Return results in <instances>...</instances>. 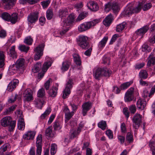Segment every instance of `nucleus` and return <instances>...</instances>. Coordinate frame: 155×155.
<instances>
[{"instance_id": "nucleus-2", "label": "nucleus", "mask_w": 155, "mask_h": 155, "mask_svg": "<svg viewBox=\"0 0 155 155\" xmlns=\"http://www.w3.org/2000/svg\"><path fill=\"white\" fill-rule=\"evenodd\" d=\"M16 121H12L11 118L10 117H5L1 120V125L2 126L6 127L9 126V131H11L14 129L16 125Z\"/></svg>"}, {"instance_id": "nucleus-35", "label": "nucleus", "mask_w": 155, "mask_h": 155, "mask_svg": "<svg viewBox=\"0 0 155 155\" xmlns=\"http://www.w3.org/2000/svg\"><path fill=\"white\" fill-rule=\"evenodd\" d=\"M132 8L133 13H138L140 12L142 8V4L139 3L138 5L134 8L133 7L132 4Z\"/></svg>"}, {"instance_id": "nucleus-7", "label": "nucleus", "mask_w": 155, "mask_h": 155, "mask_svg": "<svg viewBox=\"0 0 155 155\" xmlns=\"http://www.w3.org/2000/svg\"><path fill=\"white\" fill-rule=\"evenodd\" d=\"M73 80L69 79L66 85L65 89L63 91L62 97L63 99L66 98L70 94V89L72 88Z\"/></svg>"}, {"instance_id": "nucleus-3", "label": "nucleus", "mask_w": 155, "mask_h": 155, "mask_svg": "<svg viewBox=\"0 0 155 155\" xmlns=\"http://www.w3.org/2000/svg\"><path fill=\"white\" fill-rule=\"evenodd\" d=\"M74 21V17L72 15H70L67 18V19L64 20L61 23L62 25L64 27V29L61 31L60 32V34L61 35L64 34L69 30V26Z\"/></svg>"}, {"instance_id": "nucleus-30", "label": "nucleus", "mask_w": 155, "mask_h": 155, "mask_svg": "<svg viewBox=\"0 0 155 155\" xmlns=\"http://www.w3.org/2000/svg\"><path fill=\"white\" fill-rule=\"evenodd\" d=\"M25 62V60L23 58H19L16 61L15 64L20 69L23 68L24 63Z\"/></svg>"}, {"instance_id": "nucleus-38", "label": "nucleus", "mask_w": 155, "mask_h": 155, "mask_svg": "<svg viewBox=\"0 0 155 155\" xmlns=\"http://www.w3.org/2000/svg\"><path fill=\"white\" fill-rule=\"evenodd\" d=\"M11 15L8 13L6 12H4L2 13L1 15V17L5 20L9 21L10 19Z\"/></svg>"}, {"instance_id": "nucleus-25", "label": "nucleus", "mask_w": 155, "mask_h": 155, "mask_svg": "<svg viewBox=\"0 0 155 155\" xmlns=\"http://www.w3.org/2000/svg\"><path fill=\"white\" fill-rule=\"evenodd\" d=\"M151 31L153 33V37L150 38L149 41L151 44H154L155 43V23L151 25Z\"/></svg>"}, {"instance_id": "nucleus-26", "label": "nucleus", "mask_w": 155, "mask_h": 155, "mask_svg": "<svg viewBox=\"0 0 155 155\" xmlns=\"http://www.w3.org/2000/svg\"><path fill=\"white\" fill-rule=\"evenodd\" d=\"M108 39V37L107 36L104 37L103 39L99 42L98 47L100 49H102L105 46Z\"/></svg>"}, {"instance_id": "nucleus-48", "label": "nucleus", "mask_w": 155, "mask_h": 155, "mask_svg": "<svg viewBox=\"0 0 155 155\" xmlns=\"http://www.w3.org/2000/svg\"><path fill=\"white\" fill-rule=\"evenodd\" d=\"M57 145L55 144H52L51 146V153L52 155L55 154L57 151Z\"/></svg>"}, {"instance_id": "nucleus-22", "label": "nucleus", "mask_w": 155, "mask_h": 155, "mask_svg": "<svg viewBox=\"0 0 155 155\" xmlns=\"http://www.w3.org/2000/svg\"><path fill=\"white\" fill-rule=\"evenodd\" d=\"M146 102L144 100L140 99H139L137 103V107L139 109L143 110L144 109L146 106Z\"/></svg>"}, {"instance_id": "nucleus-6", "label": "nucleus", "mask_w": 155, "mask_h": 155, "mask_svg": "<svg viewBox=\"0 0 155 155\" xmlns=\"http://www.w3.org/2000/svg\"><path fill=\"white\" fill-rule=\"evenodd\" d=\"M45 46L44 44H40L35 49V54L34 59L35 60L37 61L39 59L42 55Z\"/></svg>"}, {"instance_id": "nucleus-37", "label": "nucleus", "mask_w": 155, "mask_h": 155, "mask_svg": "<svg viewBox=\"0 0 155 155\" xmlns=\"http://www.w3.org/2000/svg\"><path fill=\"white\" fill-rule=\"evenodd\" d=\"M9 55L10 56L12 57L13 59L16 58H17L16 53L15 51V46H13L11 47L10 50Z\"/></svg>"}, {"instance_id": "nucleus-64", "label": "nucleus", "mask_w": 155, "mask_h": 155, "mask_svg": "<svg viewBox=\"0 0 155 155\" xmlns=\"http://www.w3.org/2000/svg\"><path fill=\"white\" fill-rule=\"evenodd\" d=\"M50 79L48 80L44 84L46 90H48L49 89V86L50 85Z\"/></svg>"}, {"instance_id": "nucleus-4", "label": "nucleus", "mask_w": 155, "mask_h": 155, "mask_svg": "<svg viewBox=\"0 0 155 155\" xmlns=\"http://www.w3.org/2000/svg\"><path fill=\"white\" fill-rule=\"evenodd\" d=\"M87 37L81 35L77 39L78 45L83 49H87L89 47V44L88 41Z\"/></svg>"}, {"instance_id": "nucleus-15", "label": "nucleus", "mask_w": 155, "mask_h": 155, "mask_svg": "<svg viewBox=\"0 0 155 155\" xmlns=\"http://www.w3.org/2000/svg\"><path fill=\"white\" fill-rule=\"evenodd\" d=\"M19 83V81L17 79H14L8 84L7 90L9 91H12L15 88L17 84Z\"/></svg>"}, {"instance_id": "nucleus-27", "label": "nucleus", "mask_w": 155, "mask_h": 155, "mask_svg": "<svg viewBox=\"0 0 155 155\" xmlns=\"http://www.w3.org/2000/svg\"><path fill=\"white\" fill-rule=\"evenodd\" d=\"M18 14L16 12H14L11 15V20L9 21L13 24H15L18 21Z\"/></svg>"}, {"instance_id": "nucleus-33", "label": "nucleus", "mask_w": 155, "mask_h": 155, "mask_svg": "<svg viewBox=\"0 0 155 155\" xmlns=\"http://www.w3.org/2000/svg\"><path fill=\"white\" fill-rule=\"evenodd\" d=\"M74 62L77 65H80L81 62L79 55L78 54H74L73 55Z\"/></svg>"}, {"instance_id": "nucleus-44", "label": "nucleus", "mask_w": 155, "mask_h": 155, "mask_svg": "<svg viewBox=\"0 0 155 155\" xmlns=\"http://www.w3.org/2000/svg\"><path fill=\"white\" fill-rule=\"evenodd\" d=\"M18 49L21 51L27 53L29 49V47L24 45H20L18 47Z\"/></svg>"}, {"instance_id": "nucleus-52", "label": "nucleus", "mask_w": 155, "mask_h": 155, "mask_svg": "<svg viewBox=\"0 0 155 155\" xmlns=\"http://www.w3.org/2000/svg\"><path fill=\"white\" fill-rule=\"evenodd\" d=\"M51 2V0L44 1L41 2V4L44 8H46Z\"/></svg>"}, {"instance_id": "nucleus-21", "label": "nucleus", "mask_w": 155, "mask_h": 155, "mask_svg": "<svg viewBox=\"0 0 155 155\" xmlns=\"http://www.w3.org/2000/svg\"><path fill=\"white\" fill-rule=\"evenodd\" d=\"M63 111L65 114V117L66 119L65 121H68L72 117L74 114V112H70L69 109L67 107L64 108Z\"/></svg>"}, {"instance_id": "nucleus-8", "label": "nucleus", "mask_w": 155, "mask_h": 155, "mask_svg": "<svg viewBox=\"0 0 155 155\" xmlns=\"http://www.w3.org/2000/svg\"><path fill=\"white\" fill-rule=\"evenodd\" d=\"M23 98L25 102H30L33 100L32 91L30 89H26L23 93Z\"/></svg>"}, {"instance_id": "nucleus-42", "label": "nucleus", "mask_w": 155, "mask_h": 155, "mask_svg": "<svg viewBox=\"0 0 155 155\" xmlns=\"http://www.w3.org/2000/svg\"><path fill=\"white\" fill-rule=\"evenodd\" d=\"M126 25V23L123 22L122 23L117 25L116 29L117 31L118 32H121L124 28Z\"/></svg>"}, {"instance_id": "nucleus-56", "label": "nucleus", "mask_w": 155, "mask_h": 155, "mask_svg": "<svg viewBox=\"0 0 155 155\" xmlns=\"http://www.w3.org/2000/svg\"><path fill=\"white\" fill-rule=\"evenodd\" d=\"M123 112L124 115L128 119L130 116V113L127 107H124L123 109Z\"/></svg>"}, {"instance_id": "nucleus-39", "label": "nucleus", "mask_w": 155, "mask_h": 155, "mask_svg": "<svg viewBox=\"0 0 155 155\" xmlns=\"http://www.w3.org/2000/svg\"><path fill=\"white\" fill-rule=\"evenodd\" d=\"M148 74L146 71L145 70H142L140 71L139 76L141 79H145L148 77Z\"/></svg>"}, {"instance_id": "nucleus-5", "label": "nucleus", "mask_w": 155, "mask_h": 155, "mask_svg": "<svg viewBox=\"0 0 155 155\" xmlns=\"http://www.w3.org/2000/svg\"><path fill=\"white\" fill-rule=\"evenodd\" d=\"M120 7L117 2H109L105 5L104 10L106 12H109L112 9L114 13L118 12L120 10Z\"/></svg>"}, {"instance_id": "nucleus-59", "label": "nucleus", "mask_w": 155, "mask_h": 155, "mask_svg": "<svg viewBox=\"0 0 155 155\" xmlns=\"http://www.w3.org/2000/svg\"><path fill=\"white\" fill-rule=\"evenodd\" d=\"M119 36V35L118 34H115L112 37V38L109 44H112L114 42H115L117 38H118Z\"/></svg>"}, {"instance_id": "nucleus-43", "label": "nucleus", "mask_w": 155, "mask_h": 155, "mask_svg": "<svg viewBox=\"0 0 155 155\" xmlns=\"http://www.w3.org/2000/svg\"><path fill=\"white\" fill-rule=\"evenodd\" d=\"M98 126L102 130H104L106 129L107 126L106 122L105 121L102 120L98 124Z\"/></svg>"}, {"instance_id": "nucleus-61", "label": "nucleus", "mask_w": 155, "mask_h": 155, "mask_svg": "<svg viewBox=\"0 0 155 155\" xmlns=\"http://www.w3.org/2000/svg\"><path fill=\"white\" fill-rule=\"evenodd\" d=\"M83 6V4L82 2H80L75 4L74 5L75 8L77 9V11H78L79 9Z\"/></svg>"}, {"instance_id": "nucleus-49", "label": "nucleus", "mask_w": 155, "mask_h": 155, "mask_svg": "<svg viewBox=\"0 0 155 155\" xmlns=\"http://www.w3.org/2000/svg\"><path fill=\"white\" fill-rule=\"evenodd\" d=\"M151 64L155 65L154 66V70L155 71V57H151L148 60L147 63V65L148 66H150Z\"/></svg>"}, {"instance_id": "nucleus-31", "label": "nucleus", "mask_w": 155, "mask_h": 155, "mask_svg": "<svg viewBox=\"0 0 155 155\" xmlns=\"http://www.w3.org/2000/svg\"><path fill=\"white\" fill-rule=\"evenodd\" d=\"M58 88L55 87L53 86L48 91V94L51 97H55L57 94Z\"/></svg>"}, {"instance_id": "nucleus-14", "label": "nucleus", "mask_w": 155, "mask_h": 155, "mask_svg": "<svg viewBox=\"0 0 155 155\" xmlns=\"http://www.w3.org/2000/svg\"><path fill=\"white\" fill-rule=\"evenodd\" d=\"M5 8L9 9L13 7L15 3V0H3Z\"/></svg>"}, {"instance_id": "nucleus-18", "label": "nucleus", "mask_w": 155, "mask_h": 155, "mask_svg": "<svg viewBox=\"0 0 155 155\" xmlns=\"http://www.w3.org/2000/svg\"><path fill=\"white\" fill-rule=\"evenodd\" d=\"M148 29L149 28L148 26H145L136 31L135 32V34L137 35L138 36H140V38H141L144 34L148 30Z\"/></svg>"}, {"instance_id": "nucleus-34", "label": "nucleus", "mask_w": 155, "mask_h": 155, "mask_svg": "<svg viewBox=\"0 0 155 155\" xmlns=\"http://www.w3.org/2000/svg\"><path fill=\"white\" fill-rule=\"evenodd\" d=\"M102 71L103 76L105 77H110L112 73L110 70L105 68H102Z\"/></svg>"}, {"instance_id": "nucleus-51", "label": "nucleus", "mask_w": 155, "mask_h": 155, "mask_svg": "<svg viewBox=\"0 0 155 155\" xmlns=\"http://www.w3.org/2000/svg\"><path fill=\"white\" fill-rule=\"evenodd\" d=\"M103 61L104 64L109 65L110 61V57L106 55L104 56L103 58Z\"/></svg>"}, {"instance_id": "nucleus-28", "label": "nucleus", "mask_w": 155, "mask_h": 155, "mask_svg": "<svg viewBox=\"0 0 155 155\" xmlns=\"http://www.w3.org/2000/svg\"><path fill=\"white\" fill-rule=\"evenodd\" d=\"M34 101L37 107L38 108L41 109L44 103L43 100L39 98L37 100H35Z\"/></svg>"}, {"instance_id": "nucleus-16", "label": "nucleus", "mask_w": 155, "mask_h": 155, "mask_svg": "<svg viewBox=\"0 0 155 155\" xmlns=\"http://www.w3.org/2000/svg\"><path fill=\"white\" fill-rule=\"evenodd\" d=\"M38 12H34L30 14L28 18V21L31 23H35L38 20Z\"/></svg>"}, {"instance_id": "nucleus-24", "label": "nucleus", "mask_w": 155, "mask_h": 155, "mask_svg": "<svg viewBox=\"0 0 155 155\" xmlns=\"http://www.w3.org/2000/svg\"><path fill=\"white\" fill-rule=\"evenodd\" d=\"M71 65V62L67 61H65L62 63V66L61 68V69L63 71H67Z\"/></svg>"}, {"instance_id": "nucleus-19", "label": "nucleus", "mask_w": 155, "mask_h": 155, "mask_svg": "<svg viewBox=\"0 0 155 155\" xmlns=\"http://www.w3.org/2000/svg\"><path fill=\"white\" fill-rule=\"evenodd\" d=\"M87 6L91 10L94 12L97 11L99 9L98 4L93 1H90L87 3Z\"/></svg>"}, {"instance_id": "nucleus-57", "label": "nucleus", "mask_w": 155, "mask_h": 155, "mask_svg": "<svg viewBox=\"0 0 155 155\" xmlns=\"http://www.w3.org/2000/svg\"><path fill=\"white\" fill-rule=\"evenodd\" d=\"M51 112L50 109H48L45 111L41 116V117L42 119H44Z\"/></svg>"}, {"instance_id": "nucleus-50", "label": "nucleus", "mask_w": 155, "mask_h": 155, "mask_svg": "<svg viewBox=\"0 0 155 155\" xmlns=\"http://www.w3.org/2000/svg\"><path fill=\"white\" fill-rule=\"evenodd\" d=\"M152 4L150 3H148L145 4L143 5H142V8L144 11L148 10L151 8Z\"/></svg>"}, {"instance_id": "nucleus-11", "label": "nucleus", "mask_w": 155, "mask_h": 155, "mask_svg": "<svg viewBox=\"0 0 155 155\" xmlns=\"http://www.w3.org/2000/svg\"><path fill=\"white\" fill-rule=\"evenodd\" d=\"M134 90V88L132 87H130L128 90L125 94L124 97V100L125 101H130L133 99Z\"/></svg>"}, {"instance_id": "nucleus-60", "label": "nucleus", "mask_w": 155, "mask_h": 155, "mask_svg": "<svg viewBox=\"0 0 155 155\" xmlns=\"http://www.w3.org/2000/svg\"><path fill=\"white\" fill-rule=\"evenodd\" d=\"M142 51H150V47L147 45H143L142 46Z\"/></svg>"}, {"instance_id": "nucleus-55", "label": "nucleus", "mask_w": 155, "mask_h": 155, "mask_svg": "<svg viewBox=\"0 0 155 155\" xmlns=\"http://www.w3.org/2000/svg\"><path fill=\"white\" fill-rule=\"evenodd\" d=\"M32 41L33 39L30 36L26 38L24 41L25 44L29 45L32 44Z\"/></svg>"}, {"instance_id": "nucleus-12", "label": "nucleus", "mask_w": 155, "mask_h": 155, "mask_svg": "<svg viewBox=\"0 0 155 155\" xmlns=\"http://www.w3.org/2000/svg\"><path fill=\"white\" fill-rule=\"evenodd\" d=\"M102 68L96 67L93 71V76L95 79L99 80L103 76Z\"/></svg>"}, {"instance_id": "nucleus-29", "label": "nucleus", "mask_w": 155, "mask_h": 155, "mask_svg": "<svg viewBox=\"0 0 155 155\" xmlns=\"http://www.w3.org/2000/svg\"><path fill=\"white\" fill-rule=\"evenodd\" d=\"M5 54L3 51H0V68H2L5 65Z\"/></svg>"}, {"instance_id": "nucleus-40", "label": "nucleus", "mask_w": 155, "mask_h": 155, "mask_svg": "<svg viewBox=\"0 0 155 155\" xmlns=\"http://www.w3.org/2000/svg\"><path fill=\"white\" fill-rule=\"evenodd\" d=\"M133 83L132 81H130L122 84L120 86V89L121 90H124L127 89Z\"/></svg>"}, {"instance_id": "nucleus-1", "label": "nucleus", "mask_w": 155, "mask_h": 155, "mask_svg": "<svg viewBox=\"0 0 155 155\" xmlns=\"http://www.w3.org/2000/svg\"><path fill=\"white\" fill-rule=\"evenodd\" d=\"M100 20L99 19H96L90 21L84 22L78 26V30L80 32H83L87 30L98 23Z\"/></svg>"}, {"instance_id": "nucleus-58", "label": "nucleus", "mask_w": 155, "mask_h": 155, "mask_svg": "<svg viewBox=\"0 0 155 155\" xmlns=\"http://www.w3.org/2000/svg\"><path fill=\"white\" fill-rule=\"evenodd\" d=\"M129 109L132 114H134L136 110V107L135 105L132 104L129 107Z\"/></svg>"}, {"instance_id": "nucleus-32", "label": "nucleus", "mask_w": 155, "mask_h": 155, "mask_svg": "<svg viewBox=\"0 0 155 155\" xmlns=\"http://www.w3.org/2000/svg\"><path fill=\"white\" fill-rule=\"evenodd\" d=\"M25 127V124L24 119L21 118L18 121V127L19 129L21 130H24Z\"/></svg>"}, {"instance_id": "nucleus-17", "label": "nucleus", "mask_w": 155, "mask_h": 155, "mask_svg": "<svg viewBox=\"0 0 155 155\" xmlns=\"http://www.w3.org/2000/svg\"><path fill=\"white\" fill-rule=\"evenodd\" d=\"M132 14L133 13L132 8V4L127 5L122 13V15L124 16H129Z\"/></svg>"}, {"instance_id": "nucleus-41", "label": "nucleus", "mask_w": 155, "mask_h": 155, "mask_svg": "<svg viewBox=\"0 0 155 155\" xmlns=\"http://www.w3.org/2000/svg\"><path fill=\"white\" fill-rule=\"evenodd\" d=\"M41 68V64L40 63H37L34 66L33 71L34 73L39 71Z\"/></svg>"}, {"instance_id": "nucleus-62", "label": "nucleus", "mask_w": 155, "mask_h": 155, "mask_svg": "<svg viewBox=\"0 0 155 155\" xmlns=\"http://www.w3.org/2000/svg\"><path fill=\"white\" fill-rule=\"evenodd\" d=\"M36 132L35 130L28 131L25 134L24 136H35Z\"/></svg>"}, {"instance_id": "nucleus-45", "label": "nucleus", "mask_w": 155, "mask_h": 155, "mask_svg": "<svg viewBox=\"0 0 155 155\" xmlns=\"http://www.w3.org/2000/svg\"><path fill=\"white\" fill-rule=\"evenodd\" d=\"M9 70L10 71H12L14 73H15L17 71L20 70V68L17 67L16 64H15L12 65L10 66L9 67Z\"/></svg>"}, {"instance_id": "nucleus-20", "label": "nucleus", "mask_w": 155, "mask_h": 155, "mask_svg": "<svg viewBox=\"0 0 155 155\" xmlns=\"http://www.w3.org/2000/svg\"><path fill=\"white\" fill-rule=\"evenodd\" d=\"M114 20L113 17L111 14L108 15L103 21L104 24L106 27L109 26Z\"/></svg>"}, {"instance_id": "nucleus-10", "label": "nucleus", "mask_w": 155, "mask_h": 155, "mask_svg": "<svg viewBox=\"0 0 155 155\" xmlns=\"http://www.w3.org/2000/svg\"><path fill=\"white\" fill-rule=\"evenodd\" d=\"M42 136H37L36 142V155H41L42 151Z\"/></svg>"}, {"instance_id": "nucleus-23", "label": "nucleus", "mask_w": 155, "mask_h": 155, "mask_svg": "<svg viewBox=\"0 0 155 155\" xmlns=\"http://www.w3.org/2000/svg\"><path fill=\"white\" fill-rule=\"evenodd\" d=\"M68 14V10L65 8H63L60 9L58 12V16L61 18L66 16Z\"/></svg>"}, {"instance_id": "nucleus-63", "label": "nucleus", "mask_w": 155, "mask_h": 155, "mask_svg": "<svg viewBox=\"0 0 155 155\" xmlns=\"http://www.w3.org/2000/svg\"><path fill=\"white\" fill-rule=\"evenodd\" d=\"M52 132L51 127H49L45 130V134L47 136H50Z\"/></svg>"}, {"instance_id": "nucleus-46", "label": "nucleus", "mask_w": 155, "mask_h": 155, "mask_svg": "<svg viewBox=\"0 0 155 155\" xmlns=\"http://www.w3.org/2000/svg\"><path fill=\"white\" fill-rule=\"evenodd\" d=\"M45 91L44 88L39 89L37 93V96L38 98H42L45 95Z\"/></svg>"}, {"instance_id": "nucleus-47", "label": "nucleus", "mask_w": 155, "mask_h": 155, "mask_svg": "<svg viewBox=\"0 0 155 155\" xmlns=\"http://www.w3.org/2000/svg\"><path fill=\"white\" fill-rule=\"evenodd\" d=\"M53 16V11L51 8H49L47 11L46 12V17L48 19H51Z\"/></svg>"}, {"instance_id": "nucleus-9", "label": "nucleus", "mask_w": 155, "mask_h": 155, "mask_svg": "<svg viewBox=\"0 0 155 155\" xmlns=\"http://www.w3.org/2000/svg\"><path fill=\"white\" fill-rule=\"evenodd\" d=\"M142 116L140 114H136L133 117L132 120L133 123V126L136 129L138 128L142 122Z\"/></svg>"}, {"instance_id": "nucleus-13", "label": "nucleus", "mask_w": 155, "mask_h": 155, "mask_svg": "<svg viewBox=\"0 0 155 155\" xmlns=\"http://www.w3.org/2000/svg\"><path fill=\"white\" fill-rule=\"evenodd\" d=\"M91 107V104L90 102H86L83 104L82 106V112L83 116H85L87 114V112Z\"/></svg>"}, {"instance_id": "nucleus-54", "label": "nucleus", "mask_w": 155, "mask_h": 155, "mask_svg": "<svg viewBox=\"0 0 155 155\" xmlns=\"http://www.w3.org/2000/svg\"><path fill=\"white\" fill-rule=\"evenodd\" d=\"M53 127L55 130H59L61 128V124L58 121H55L54 122Z\"/></svg>"}, {"instance_id": "nucleus-53", "label": "nucleus", "mask_w": 155, "mask_h": 155, "mask_svg": "<svg viewBox=\"0 0 155 155\" xmlns=\"http://www.w3.org/2000/svg\"><path fill=\"white\" fill-rule=\"evenodd\" d=\"M88 13L87 12H84L81 13L78 16V19L80 20H81L87 15Z\"/></svg>"}, {"instance_id": "nucleus-36", "label": "nucleus", "mask_w": 155, "mask_h": 155, "mask_svg": "<svg viewBox=\"0 0 155 155\" xmlns=\"http://www.w3.org/2000/svg\"><path fill=\"white\" fill-rule=\"evenodd\" d=\"M51 63L50 61L44 63L42 68V71L44 73L51 66Z\"/></svg>"}]
</instances>
